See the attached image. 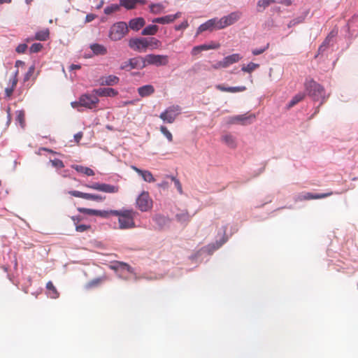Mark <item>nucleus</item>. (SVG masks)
I'll list each match as a JSON object with an SVG mask.
<instances>
[{
	"instance_id": "31",
	"label": "nucleus",
	"mask_w": 358,
	"mask_h": 358,
	"mask_svg": "<svg viewBox=\"0 0 358 358\" xmlns=\"http://www.w3.org/2000/svg\"><path fill=\"white\" fill-rule=\"evenodd\" d=\"M159 30L158 26L155 24H150L145 27L141 31L143 36H152L157 34Z\"/></svg>"
},
{
	"instance_id": "3",
	"label": "nucleus",
	"mask_w": 358,
	"mask_h": 358,
	"mask_svg": "<svg viewBox=\"0 0 358 358\" xmlns=\"http://www.w3.org/2000/svg\"><path fill=\"white\" fill-rule=\"evenodd\" d=\"M129 31L128 25L124 22L115 23L110 29L109 38L117 41L121 40Z\"/></svg>"
},
{
	"instance_id": "42",
	"label": "nucleus",
	"mask_w": 358,
	"mask_h": 358,
	"mask_svg": "<svg viewBox=\"0 0 358 358\" xmlns=\"http://www.w3.org/2000/svg\"><path fill=\"white\" fill-rule=\"evenodd\" d=\"M78 210L80 213H83L85 214L90 215H96V213H97V210H94V209L79 208Z\"/></svg>"
},
{
	"instance_id": "2",
	"label": "nucleus",
	"mask_w": 358,
	"mask_h": 358,
	"mask_svg": "<svg viewBox=\"0 0 358 358\" xmlns=\"http://www.w3.org/2000/svg\"><path fill=\"white\" fill-rule=\"evenodd\" d=\"M305 88L308 95L314 101L322 102L327 97L324 87L313 80H307L305 83Z\"/></svg>"
},
{
	"instance_id": "48",
	"label": "nucleus",
	"mask_w": 358,
	"mask_h": 358,
	"mask_svg": "<svg viewBox=\"0 0 358 358\" xmlns=\"http://www.w3.org/2000/svg\"><path fill=\"white\" fill-rule=\"evenodd\" d=\"M68 193L73 196L82 198V199H85V196L87 194V193L81 192L80 191H76V190L69 191Z\"/></svg>"
},
{
	"instance_id": "8",
	"label": "nucleus",
	"mask_w": 358,
	"mask_h": 358,
	"mask_svg": "<svg viewBox=\"0 0 358 358\" xmlns=\"http://www.w3.org/2000/svg\"><path fill=\"white\" fill-rule=\"evenodd\" d=\"M110 268L117 273V275L119 278L122 279L129 278V276L127 275V273H134L133 268L129 264L122 262H115L110 266Z\"/></svg>"
},
{
	"instance_id": "35",
	"label": "nucleus",
	"mask_w": 358,
	"mask_h": 358,
	"mask_svg": "<svg viewBox=\"0 0 358 358\" xmlns=\"http://www.w3.org/2000/svg\"><path fill=\"white\" fill-rule=\"evenodd\" d=\"M274 2V0H259L257 4L258 11H263L266 8Z\"/></svg>"
},
{
	"instance_id": "49",
	"label": "nucleus",
	"mask_w": 358,
	"mask_h": 358,
	"mask_svg": "<svg viewBox=\"0 0 358 358\" xmlns=\"http://www.w3.org/2000/svg\"><path fill=\"white\" fill-rule=\"evenodd\" d=\"M246 90L245 86H238V87H229L228 92L236 93L239 92H243Z\"/></svg>"
},
{
	"instance_id": "13",
	"label": "nucleus",
	"mask_w": 358,
	"mask_h": 358,
	"mask_svg": "<svg viewBox=\"0 0 358 358\" xmlns=\"http://www.w3.org/2000/svg\"><path fill=\"white\" fill-rule=\"evenodd\" d=\"M255 119V115H248L247 114L238 115L228 118V123L233 124H241L243 125L250 124L253 120Z\"/></svg>"
},
{
	"instance_id": "29",
	"label": "nucleus",
	"mask_w": 358,
	"mask_h": 358,
	"mask_svg": "<svg viewBox=\"0 0 358 358\" xmlns=\"http://www.w3.org/2000/svg\"><path fill=\"white\" fill-rule=\"evenodd\" d=\"M90 49L92 50L94 54L96 55H104L107 52L106 48L101 44L93 43L90 45Z\"/></svg>"
},
{
	"instance_id": "9",
	"label": "nucleus",
	"mask_w": 358,
	"mask_h": 358,
	"mask_svg": "<svg viewBox=\"0 0 358 358\" xmlns=\"http://www.w3.org/2000/svg\"><path fill=\"white\" fill-rule=\"evenodd\" d=\"M180 113V108L178 106H171L162 113L159 117L165 122L173 123L176 117Z\"/></svg>"
},
{
	"instance_id": "40",
	"label": "nucleus",
	"mask_w": 358,
	"mask_h": 358,
	"mask_svg": "<svg viewBox=\"0 0 358 358\" xmlns=\"http://www.w3.org/2000/svg\"><path fill=\"white\" fill-rule=\"evenodd\" d=\"M85 199L101 201L105 199V196L87 193Z\"/></svg>"
},
{
	"instance_id": "60",
	"label": "nucleus",
	"mask_w": 358,
	"mask_h": 358,
	"mask_svg": "<svg viewBox=\"0 0 358 358\" xmlns=\"http://www.w3.org/2000/svg\"><path fill=\"white\" fill-rule=\"evenodd\" d=\"M216 88L222 92H228L229 87H225L222 85H216Z\"/></svg>"
},
{
	"instance_id": "24",
	"label": "nucleus",
	"mask_w": 358,
	"mask_h": 358,
	"mask_svg": "<svg viewBox=\"0 0 358 358\" xmlns=\"http://www.w3.org/2000/svg\"><path fill=\"white\" fill-rule=\"evenodd\" d=\"M154 92L155 88L152 85H145L138 88V93L141 97L150 96Z\"/></svg>"
},
{
	"instance_id": "36",
	"label": "nucleus",
	"mask_w": 358,
	"mask_h": 358,
	"mask_svg": "<svg viewBox=\"0 0 358 358\" xmlns=\"http://www.w3.org/2000/svg\"><path fill=\"white\" fill-rule=\"evenodd\" d=\"M305 96V94L304 93H298L296 94L292 99L291 101H289V104H288V107L289 108H291L292 106H294L295 104H296L297 103H299V101H301V100L303 99Z\"/></svg>"
},
{
	"instance_id": "43",
	"label": "nucleus",
	"mask_w": 358,
	"mask_h": 358,
	"mask_svg": "<svg viewBox=\"0 0 358 358\" xmlns=\"http://www.w3.org/2000/svg\"><path fill=\"white\" fill-rule=\"evenodd\" d=\"M115 210H97L96 216H100L104 218L108 217L110 215H113V213Z\"/></svg>"
},
{
	"instance_id": "23",
	"label": "nucleus",
	"mask_w": 358,
	"mask_h": 358,
	"mask_svg": "<svg viewBox=\"0 0 358 358\" xmlns=\"http://www.w3.org/2000/svg\"><path fill=\"white\" fill-rule=\"evenodd\" d=\"M145 24V21L143 17L134 18L129 22V27L134 31L139 30Z\"/></svg>"
},
{
	"instance_id": "19",
	"label": "nucleus",
	"mask_w": 358,
	"mask_h": 358,
	"mask_svg": "<svg viewBox=\"0 0 358 358\" xmlns=\"http://www.w3.org/2000/svg\"><path fill=\"white\" fill-rule=\"evenodd\" d=\"M120 81V78L114 75L102 76L99 78L101 85L113 86L117 85Z\"/></svg>"
},
{
	"instance_id": "30",
	"label": "nucleus",
	"mask_w": 358,
	"mask_h": 358,
	"mask_svg": "<svg viewBox=\"0 0 358 358\" xmlns=\"http://www.w3.org/2000/svg\"><path fill=\"white\" fill-rule=\"evenodd\" d=\"M71 167L74 169L76 171L83 173L86 176H91L94 175V171L89 167L75 164L72 165Z\"/></svg>"
},
{
	"instance_id": "41",
	"label": "nucleus",
	"mask_w": 358,
	"mask_h": 358,
	"mask_svg": "<svg viewBox=\"0 0 358 358\" xmlns=\"http://www.w3.org/2000/svg\"><path fill=\"white\" fill-rule=\"evenodd\" d=\"M50 162L52 166L57 169H62L64 167L63 162L59 159H50Z\"/></svg>"
},
{
	"instance_id": "50",
	"label": "nucleus",
	"mask_w": 358,
	"mask_h": 358,
	"mask_svg": "<svg viewBox=\"0 0 358 358\" xmlns=\"http://www.w3.org/2000/svg\"><path fill=\"white\" fill-rule=\"evenodd\" d=\"M201 50H203V51L208 50H213V49H217L219 48V45L215 44V43H212L210 45L203 44V45H201Z\"/></svg>"
},
{
	"instance_id": "28",
	"label": "nucleus",
	"mask_w": 358,
	"mask_h": 358,
	"mask_svg": "<svg viewBox=\"0 0 358 358\" xmlns=\"http://www.w3.org/2000/svg\"><path fill=\"white\" fill-rule=\"evenodd\" d=\"M47 295L51 299H57L59 297V293L51 281L46 284Z\"/></svg>"
},
{
	"instance_id": "64",
	"label": "nucleus",
	"mask_w": 358,
	"mask_h": 358,
	"mask_svg": "<svg viewBox=\"0 0 358 358\" xmlns=\"http://www.w3.org/2000/svg\"><path fill=\"white\" fill-rule=\"evenodd\" d=\"M59 174H60L63 177H68L69 175V171L68 170H64L62 171L58 172Z\"/></svg>"
},
{
	"instance_id": "6",
	"label": "nucleus",
	"mask_w": 358,
	"mask_h": 358,
	"mask_svg": "<svg viewBox=\"0 0 358 358\" xmlns=\"http://www.w3.org/2000/svg\"><path fill=\"white\" fill-rule=\"evenodd\" d=\"M145 66L147 65H155L157 66H166L169 63L167 55L149 54L143 57Z\"/></svg>"
},
{
	"instance_id": "21",
	"label": "nucleus",
	"mask_w": 358,
	"mask_h": 358,
	"mask_svg": "<svg viewBox=\"0 0 358 358\" xmlns=\"http://www.w3.org/2000/svg\"><path fill=\"white\" fill-rule=\"evenodd\" d=\"M120 5L127 10L133 9L137 4H145L146 0H120Z\"/></svg>"
},
{
	"instance_id": "12",
	"label": "nucleus",
	"mask_w": 358,
	"mask_h": 358,
	"mask_svg": "<svg viewBox=\"0 0 358 358\" xmlns=\"http://www.w3.org/2000/svg\"><path fill=\"white\" fill-rule=\"evenodd\" d=\"M219 26V20L217 17L210 19L198 27L196 34L198 35L205 31H213L215 29L220 30V27Z\"/></svg>"
},
{
	"instance_id": "63",
	"label": "nucleus",
	"mask_w": 358,
	"mask_h": 358,
	"mask_svg": "<svg viewBox=\"0 0 358 358\" xmlns=\"http://www.w3.org/2000/svg\"><path fill=\"white\" fill-rule=\"evenodd\" d=\"M94 19V15L93 14H88L86 15V22H91Z\"/></svg>"
},
{
	"instance_id": "16",
	"label": "nucleus",
	"mask_w": 358,
	"mask_h": 358,
	"mask_svg": "<svg viewBox=\"0 0 358 358\" xmlns=\"http://www.w3.org/2000/svg\"><path fill=\"white\" fill-rule=\"evenodd\" d=\"M152 220L157 224V227L159 230H164L170 224L169 217L159 214L154 215Z\"/></svg>"
},
{
	"instance_id": "59",
	"label": "nucleus",
	"mask_w": 358,
	"mask_h": 358,
	"mask_svg": "<svg viewBox=\"0 0 358 358\" xmlns=\"http://www.w3.org/2000/svg\"><path fill=\"white\" fill-rule=\"evenodd\" d=\"M173 180L175 185H176L178 190L179 191V192L182 193V186H181V184L179 182V180L176 179L175 178H173Z\"/></svg>"
},
{
	"instance_id": "51",
	"label": "nucleus",
	"mask_w": 358,
	"mask_h": 358,
	"mask_svg": "<svg viewBox=\"0 0 358 358\" xmlns=\"http://www.w3.org/2000/svg\"><path fill=\"white\" fill-rule=\"evenodd\" d=\"M336 36V34L334 32V31H331L328 36L327 37L325 38V40L324 41V42L322 43V45H324V46H326V48L328 47V45H329L331 39Z\"/></svg>"
},
{
	"instance_id": "4",
	"label": "nucleus",
	"mask_w": 358,
	"mask_h": 358,
	"mask_svg": "<svg viewBox=\"0 0 358 358\" xmlns=\"http://www.w3.org/2000/svg\"><path fill=\"white\" fill-rule=\"evenodd\" d=\"M145 67L143 57H135L122 62L120 66L121 70L129 71L132 69L141 70Z\"/></svg>"
},
{
	"instance_id": "10",
	"label": "nucleus",
	"mask_w": 358,
	"mask_h": 358,
	"mask_svg": "<svg viewBox=\"0 0 358 358\" xmlns=\"http://www.w3.org/2000/svg\"><path fill=\"white\" fill-rule=\"evenodd\" d=\"M136 206L142 212H145L151 209L152 201L150 199L148 192H143L136 199Z\"/></svg>"
},
{
	"instance_id": "27",
	"label": "nucleus",
	"mask_w": 358,
	"mask_h": 358,
	"mask_svg": "<svg viewBox=\"0 0 358 358\" xmlns=\"http://www.w3.org/2000/svg\"><path fill=\"white\" fill-rule=\"evenodd\" d=\"M178 222L182 224H187L189 222L191 216L187 210H182L176 215Z\"/></svg>"
},
{
	"instance_id": "56",
	"label": "nucleus",
	"mask_w": 358,
	"mask_h": 358,
	"mask_svg": "<svg viewBox=\"0 0 358 358\" xmlns=\"http://www.w3.org/2000/svg\"><path fill=\"white\" fill-rule=\"evenodd\" d=\"M202 51H203V50H201V45H197V46H194L192 48L191 53H192V55H198L199 53H200Z\"/></svg>"
},
{
	"instance_id": "20",
	"label": "nucleus",
	"mask_w": 358,
	"mask_h": 358,
	"mask_svg": "<svg viewBox=\"0 0 358 358\" xmlns=\"http://www.w3.org/2000/svg\"><path fill=\"white\" fill-rule=\"evenodd\" d=\"M94 93H96L97 96H115L118 92L113 88H99L93 90Z\"/></svg>"
},
{
	"instance_id": "5",
	"label": "nucleus",
	"mask_w": 358,
	"mask_h": 358,
	"mask_svg": "<svg viewBox=\"0 0 358 358\" xmlns=\"http://www.w3.org/2000/svg\"><path fill=\"white\" fill-rule=\"evenodd\" d=\"M243 13L240 10H235L229 14L218 18L219 27L220 29H223L231 26L238 22L242 17Z\"/></svg>"
},
{
	"instance_id": "46",
	"label": "nucleus",
	"mask_w": 358,
	"mask_h": 358,
	"mask_svg": "<svg viewBox=\"0 0 358 358\" xmlns=\"http://www.w3.org/2000/svg\"><path fill=\"white\" fill-rule=\"evenodd\" d=\"M102 282V279L100 278L94 279L87 283L86 285L87 288H92L98 286Z\"/></svg>"
},
{
	"instance_id": "54",
	"label": "nucleus",
	"mask_w": 358,
	"mask_h": 358,
	"mask_svg": "<svg viewBox=\"0 0 358 358\" xmlns=\"http://www.w3.org/2000/svg\"><path fill=\"white\" fill-rule=\"evenodd\" d=\"M16 74H17V73H15V78H14V79H13V87H12L11 88H6V94H7L8 96H10V95L13 93V87H14V86H15V85H16V84H17V79L15 78Z\"/></svg>"
},
{
	"instance_id": "37",
	"label": "nucleus",
	"mask_w": 358,
	"mask_h": 358,
	"mask_svg": "<svg viewBox=\"0 0 358 358\" xmlns=\"http://www.w3.org/2000/svg\"><path fill=\"white\" fill-rule=\"evenodd\" d=\"M259 66V64H256V63H253V62H250L249 64H248L246 66H243L242 68H241V70L244 72H247V73H251L254 70H255L256 69H257L258 67Z\"/></svg>"
},
{
	"instance_id": "62",
	"label": "nucleus",
	"mask_w": 358,
	"mask_h": 358,
	"mask_svg": "<svg viewBox=\"0 0 358 358\" xmlns=\"http://www.w3.org/2000/svg\"><path fill=\"white\" fill-rule=\"evenodd\" d=\"M83 137L82 132H78L74 135V138L76 142H79Z\"/></svg>"
},
{
	"instance_id": "39",
	"label": "nucleus",
	"mask_w": 358,
	"mask_h": 358,
	"mask_svg": "<svg viewBox=\"0 0 358 358\" xmlns=\"http://www.w3.org/2000/svg\"><path fill=\"white\" fill-rule=\"evenodd\" d=\"M160 131L163 134V135L167 138L169 142L173 141L172 134L168 130V129L165 126L160 127Z\"/></svg>"
},
{
	"instance_id": "15",
	"label": "nucleus",
	"mask_w": 358,
	"mask_h": 358,
	"mask_svg": "<svg viewBox=\"0 0 358 358\" xmlns=\"http://www.w3.org/2000/svg\"><path fill=\"white\" fill-rule=\"evenodd\" d=\"M333 194L332 192L325 193V194H313L310 192L302 193L297 196L296 198V201H303V200H310V199H323L331 196Z\"/></svg>"
},
{
	"instance_id": "38",
	"label": "nucleus",
	"mask_w": 358,
	"mask_h": 358,
	"mask_svg": "<svg viewBox=\"0 0 358 358\" xmlns=\"http://www.w3.org/2000/svg\"><path fill=\"white\" fill-rule=\"evenodd\" d=\"M16 122H17L22 128L24 127V113L22 110H17L16 112Z\"/></svg>"
},
{
	"instance_id": "44",
	"label": "nucleus",
	"mask_w": 358,
	"mask_h": 358,
	"mask_svg": "<svg viewBox=\"0 0 358 358\" xmlns=\"http://www.w3.org/2000/svg\"><path fill=\"white\" fill-rule=\"evenodd\" d=\"M43 48V45L40 43H33L30 47V52L33 53L38 52Z\"/></svg>"
},
{
	"instance_id": "32",
	"label": "nucleus",
	"mask_w": 358,
	"mask_h": 358,
	"mask_svg": "<svg viewBox=\"0 0 358 358\" xmlns=\"http://www.w3.org/2000/svg\"><path fill=\"white\" fill-rule=\"evenodd\" d=\"M150 11L155 15L161 14L164 12L165 6L160 3H151L149 6Z\"/></svg>"
},
{
	"instance_id": "26",
	"label": "nucleus",
	"mask_w": 358,
	"mask_h": 358,
	"mask_svg": "<svg viewBox=\"0 0 358 358\" xmlns=\"http://www.w3.org/2000/svg\"><path fill=\"white\" fill-rule=\"evenodd\" d=\"M162 45L160 41L154 37L146 38V44L145 48L146 50L150 48V50L157 49Z\"/></svg>"
},
{
	"instance_id": "34",
	"label": "nucleus",
	"mask_w": 358,
	"mask_h": 358,
	"mask_svg": "<svg viewBox=\"0 0 358 358\" xmlns=\"http://www.w3.org/2000/svg\"><path fill=\"white\" fill-rule=\"evenodd\" d=\"M120 6H122L120 5V3L119 4L113 3V4H110L109 6H107L106 7H105L103 12L106 15H110V14L119 10Z\"/></svg>"
},
{
	"instance_id": "57",
	"label": "nucleus",
	"mask_w": 358,
	"mask_h": 358,
	"mask_svg": "<svg viewBox=\"0 0 358 358\" xmlns=\"http://www.w3.org/2000/svg\"><path fill=\"white\" fill-rule=\"evenodd\" d=\"M34 66H31L25 76V78L24 80H28L29 76H31L32 75V73H34Z\"/></svg>"
},
{
	"instance_id": "14",
	"label": "nucleus",
	"mask_w": 358,
	"mask_h": 358,
	"mask_svg": "<svg viewBox=\"0 0 358 358\" xmlns=\"http://www.w3.org/2000/svg\"><path fill=\"white\" fill-rule=\"evenodd\" d=\"M146 38H131L129 41V46L134 51L142 52L146 51Z\"/></svg>"
},
{
	"instance_id": "61",
	"label": "nucleus",
	"mask_w": 358,
	"mask_h": 358,
	"mask_svg": "<svg viewBox=\"0 0 358 358\" xmlns=\"http://www.w3.org/2000/svg\"><path fill=\"white\" fill-rule=\"evenodd\" d=\"M223 59L222 61H220L217 62L215 65H213L214 69H219V68H227L226 66H223Z\"/></svg>"
},
{
	"instance_id": "52",
	"label": "nucleus",
	"mask_w": 358,
	"mask_h": 358,
	"mask_svg": "<svg viewBox=\"0 0 358 358\" xmlns=\"http://www.w3.org/2000/svg\"><path fill=\"white\" fill-rule=\"evenodd\" d=\"M189 24L187 20H184L181 24H178L175 27V29L177 31L183 30L188 27Z\"/></svg>"
},
{
	"instance_id": "7",
	"label": "nucleus",
	"mask_w": 358,
	"mask_h": 358,
	"mask_svg": "<svg viewBox=\"0 0 358 358\" xmlns=\"http://www.w3.org/2000/svg\"><path fill=\"white\" fill-rule=\"evenodd\" d=\"M99 101V99L98 96L93 91L92 93L83 94L80 96V103H81V106L88 109L96 108Z\"/></svg>"
},
{
	"instance_id": "55",
	"label": "nucleus",
	"mask_w": 358,
	"mask_h": 358,
	"mask_svg": "<svg viewBox=\"0 0 358 358\" xmlns=\"http://www.w3.org/2000/svg\"><path fill=\"white\" fill-rule=\"evenodd\" d=\"M27 48V45L25 43H22L16 48V51L18 53H24L26 51Z\"/></svg>"
},
{
	"instance_id": "45",
	"label": "nucleus",
	"mask_w": 358,
	"mask_h": 358,
	"mask_svg": "<svg viewBox=\"0 0 358 358\" xmlns=\"http://www.w3.org/2000/svg\"><path fill=\"white\" fill-rule=\"evenodd\" d=\"M304 18L303 17H297L293 20H292L287 24L289 28L292 27L298 24L303 22Z\"/></svg>"
},
{
	"instance_id": "17",
	"label": "nucleus",
	"mask_w": 358,
	"mask_h": 358,
	"mask_svg": "<svg viewBox=\"0 0 358 358\" xmlns=\"http://www.w3.org/2000/svg\"><path fill=\"white\" fill-rule=\"evenodd\" d=\"M181 14L182 13L180 12H177L174 15H167L166 16L154 18L152 22L153 23H159L162 24H169L179 18L181 16Z\"/></svg>"
},
{
	"instance_id": "47",
	"label": "nucleus",
	"mask_w": 358,
	"mask_h": 358,
	"mask_svg": "<svg viewBox=\"0 0 358 358\" xmlns=\"http://www.w3.org/2000/svg\"><path fill=\"white\" fill-rule=\"evenodd\" d=\"M269 47V44L267 43L265 46L260 48H255L252 50V52L253 55H259L264 52Z\"/></svg>"
},
{
	"instance_id": "18",
	"label": "nucleus",
	"mask_w": 358,
	"mask_h": 358,
	"mask_svg": "<svg viewBox=\"0 0 358 358\" xmlns=\"http://www.w3.org/2000/svg\"><path fill=\"white\" fill-rule=\"evenodd\" d=\"M131 169L136 171L140 176H141L144 181L148 182H153L155 181V179L150 171L148 170L140 169L134 165L131 166Z\"/></svg>"
},
{
	"instance_id": "33",
	"label": "nucleus",
	"mask_w": 358,
	"mask_h": 358,
	"mask_svg": "<svg viewBox=\"0 0 358 358\" xmlns=\"http://www.w3.org/2000/svg\"><path fill=\"white\" fill-rule=\"evenodd\" d=\"M50 31L48 29H43V30L38 31L36 33L35 37L34 38L36 40L38 41H46L49 38Z\"/></svg>"
},
{
	"instance_id": "11",
	"label": "nucleus",
	"mask_w": 358,
	"mask_h": 358,
	"mask_svg": "<svg viewBox=\"0 0 358 358\" xmlns=\"http://www.w3.org/2000/svg\"><path fill=\"white\" fill-rule=\"evenodd\" d=\"M88 188L106 192V193H117L119 191V187L106 183L94 182L91 185H85Z\"/></svg>"
},
{
	"instance_id": "25",
	"label": "nucleus",
	"mask_w": 358,
	"mask_h": 358,
	"mask_svg": "<svg viewBox=\"0 0 358 358\" xmlns=\"http://www.w3.org/2000/svg\"><path fill=\"white\" fill-rule=\"evenodd\" d=\"M241 56L239 54H232L231 55L227 56L223 59V66H226L228 67L231 64L238 62L241 59Z\"/></svg>"
},
{
	"instance_id": "1",
	"label": "nucleus",
	"mask_w": 358,
	"mask_h": 358,
	"mask_svg": "<svg viewBox=\"0 0 358 358\" xmlns=\"http://www.w3.org/2000/svg\"><path fill=\"white\" fill-rule=\"evenodd\" d=\"M113 215L118 216L119 228L120 229H128L136 227L134 217L136 213L132 209H122L114 210Z\"/></svg>"
},
{
	"instance_id": "53",
	"label": "nucleus",
	"mask_w": 358,
	"mask_h": 358,
	"mask_svg": "<svg viewBox=\"0 0 358 358\" xmlns=\"http://www.w3.org/2000/svg\"><path fill=\"white\" fill-rule=\"evenodd\" d=\"M90 228V225H86V224H79V225H77L76 227V230L78 231V232H83V231H85L86 230H87L88 229Z\"/></svg>"
},
{
	"instance_id": "22",
	"label": "nucleus",
	"mask_w": 358,
	"mask_h": 358,
	"mask_svg": "<svg viewBox=\"0 0 358 358\" xmlns=\"http://www.w3.org/2000/svg\"><path fill=\"white\" fill-rule=\"evenodd\" d=\"M221 141L230 148H235L237 145L236 138L229 133L224 134L222 136Z\"/></svg>"
},
{
	"instance_id": "58",
	"label": "nucleus",
	"mask_w": 358,
	"mask_h": 358,
	"mask_svg": "<svg viewBox=\"0 0 358 358\" xmlns=\"http://www.w3.org/2000/svg\"><path fill=\"white\" fill-rule=\"evenodd\" d=\"M71 105L72 108H76L78 111H80V110L79 109V107H82V106H81V103H80V99L78 101L71 102Z\"/></svg>"
}]
</instances>
